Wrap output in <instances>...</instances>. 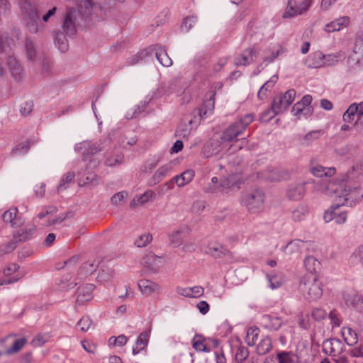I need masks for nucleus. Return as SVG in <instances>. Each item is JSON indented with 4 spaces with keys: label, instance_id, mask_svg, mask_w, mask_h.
I'll return each mask as SVG.
<instances>
[{
    "label": "nucleus",
    "instance_id": "obj_57",
    "mask_svg": "<svg viewBox=\"0 0 363 363\" xmlns=\"http://www.w3.org/2000/svg\"><path fill=\"white\" fill-rule=\"evenodd\" d=\"M169 239L170 244L174 247H177L182 245V233L180 230H174L172 233H169Z\"/></svg>",
    "mask_w": 363,
    "mask_h": 363
},
{
    "label": "nucleus",
    "instance_id": "obj_19",
    "mask_svg": "<svg viewBox=\"0 0 363 363\" xmlns=\"http://www.w3.org/2000/svg\"><path fill=\"white\" fill-rule=\"evenodd\" d=\"M7 64L13 79L16 82L21 81L24 75V69L21 64L13 55H11L7 57Z\"/></svg>",
    "mask_w": 363,
    "mask_h": 363
},
{
    "label": "nucleus",
    "instance_id": "obj_23",
    "mask_svg": "<svg viewBox=\"0 0 363 363\" xmlns=\"http://www.w3.org/2000/svg\"><path fill=\"white\" fill-rule=\"evenodd\" d=\"M3 220L5 223H10L12 227L21 226L23 223L16 207H11L6 211L3 214Z\"/></svg>",
    "mask_w": 363,
    "mask_h": 363
},
{
    "label": "nucleus",
    "instance_id": "obj_43",
    "mask_svg": "<svg viewBox=\"0 0 363 363\" xmlns=\"http://www.w3.org/2000/svg\"><path fill=\"white\" fill-rule=\"evenodd\" d=\"M57 284L62 290H69L73 289L78 282L75 279L72 280L70 274H64L59 280L57 281Z\"/></svg>",
    "mask_w": 363,
    "mask_h": 363
},
{
    "label": "nucleus",
    "instance_id": "obj_15",
    "mask_svg": "<svg viewBox=\"0 0 363 363\" xmlns=\"http://www.w3.org/2000/svg\"><path fill=\"white\" fill-rule=\"evenodd\" d=\"M308 182H298L290 184L286 189V196L291 201H299L306 194V184Z\"/></svg>",
    "mask_w": 363,
    "mask_h": 363
},
{
    "label": "nucleus",
    "instance_id": "obj_20",
    "mask_svg": "<svg viewBox=\"0 0 363 363\" xmlns=\"http://www.w3.org/2000/svg\"><path fill=\"white\" fill-rule=\"evenodd\" d=\"M94 289V286L91 284L79 286L77 290L76 303L81 306L91 301L93 298L92 292Z\"/></svg>",
    "mask_w": 363,
    "mask_h": 363
},
{
    "label": "nucleus",
    "instance_id": "obj_27",
    "mask_svg": "<svg viewBox=\"0 0 363 363\" xmlns=\"http://www.w3.org/2000/svg\"><path fill=\"white\" fill-rule=\"evenodd\" d=\"M172 169V164L170 163L165 164L160 167L152 175L149 180V184L150 186L156 185L162 181L165 177Z\"/></svg>",
    "mask_w": 363,
    "mask_h": 363
},
{
    "label": "nucleus",
    "instance_id": "obj_21",
    "mask_svg": "<svg viewBox=\"0 0 363 363\" xmlns=\"http://www.w3.org/2000/svg\"><path fill=\"white\" fill-rule=\"evenodd\" d=\"M324 54L320 50L310 53L304 60L305 65L310 69H318L325 66Z\"/></svg>",
    "mask_w": 363,
    "mask_h": 363
},
{
    "label": "nucleus",
    "instance_id": "obj_29",
    "mask_svg": "<svg viewBox=\"0 0 363 363\" xmlns=\"http://www.w3.org/2000/svg\"><path fill=\"white\" fill-rule=\"evenodd\" d=\"M62 30H64L62 28ZM65 34L68 35V34L66 33L65 30L63 32L57 30L55 32V37H54V43L55 45L58 48V50L61 52H65L68 50L69 48V44L68 41L65 37ZM77 34V33L73 35H70V37H73Z\"/></svg>",
    "mask_w": 363,
    "mask_h": 363
},
{
    "label": "nucleus",
    "instance_id": "obj_53",
    "mask_svg": "<svg viewBox=\"0 0 363 363\" xmlns=\"http://www.w3.org/2000/svg\"><path fill=\"white\" fill-rule=\"evenodd\" d=\"M152 240V235L151 233H144L140 235L135 241L134 245L138 247H143L147 246V244Z\"/></svg>",
    "mask_w": 363,
    "mask_h": 363
},
{
    "label": "nucleus",
    "instance_id": "obj_16",
    "mask_svg": "<svg viewBox=\"0 0 363 363\" xmlns=\"http://www.w3.org/2000/svg\"><path fill=\"white\" fill-rule=\"evenodd\" d=\"M257 55V50L255 47H250L238 55L234 60V63L236 66H247L254 61Z\"/></svg>",
    "mask_w": 363,
    "mask_h": 363
},
{
    "label": "nucleus",
    "instance_id": "obj_35",
    "mask_svg": "<svg viewBox=\"0 0 363 363\" xmlns=\"http://www.w3.org/2000/svg\"><path fill=\"white\" fill-rule=\"evenodd\" d=\"M35 231V227L21 228L13 233L14 240L19 242H25L30 240Z\"/></svg>",
    "mask_w": 363,
    "mask_h": 363
},
{
    "label": "nucleus",
    "instance_id": "obj_18",
    "mask_svg": "<svg viewBox=\"0 0 363 363\" xmlns=\"http://www.w3.org/2000/svg\"><path fill=\"white\" fill-rule=\"evenodd\" d=\"M74 150L77 152H82L84 157H86L101 151L102 148L101 147V144L98 143L84 141L83 143L76 144Z\"/></svg>",
    "mask_w": 363,
    "mask_h": 363
},
{
    "label": "nucleus",
    "instance_id": "obj_4",
    "mask_svg": "<svg viewBox=\"0 0 363 363\" xmlns=\"http://www.w3.org/2000/svg\"><path fill=\"white\" fill-rule=\"evenodd\" d=\"M253 113H247L238 117L234 122L230 123L223 132V139L226 143H230L238 136L241 135L246 130L247 126L255 121Z\"/></svg>",
    "mask_w": 363,
    "mask_h": 363
},
{
    "label": "nucleus",
    "instance_id": "obj_3",
    "mask_svg": "<svg viewBox=\"0 0 363 363\" xmlns=\"http://www.w3.org/2000/svg\"><path fill=\"white\" fill-rule=\"evenodd\" d=\"M21 11L26 21V29L33 34L40 30L38 6L31 0H18Z\"/></svg>",
    "mask_w": 363,
    "mask_h": 363
},
{
    "label": "nucleus",
    "instance_id": "obj_14",
    "mask_svg": "<svg viewBox=\"0 0 363 363\" xmlns=\"http://www.w3.org/2000/svg\"><path fill=\"white\" fill-rule=\"evenodd\" d=\"M348 60L350 62H354L357 65L363 64V32L356 35L353 54L349 57Z\"/></svg>",
    "mask_w": 363,
    "mask_h": 363
},
{
    "label": "nucleus",
    "instance_id": "obj_25",
    "mask_svg": "<svg viewBox=\"0 0 363 363\" xmlns=\"http://www.w3.org/2000/svg\"><path fill=\"white\" fill-rule=\"evenodd\" d=\"M176 291L178 294L188 298H199L203 295L204 289L201 286L193 287L177 286Z\"/></svg>",
    "mask_w": 363,
    "mask_h": 363
},
{
    "label": "nucleus",
    "instance_id": "obj_52",
    "mask_svg": "<svg viewBox=\"0 0 363 363\" xmlns=\"http://www.w3.org/2000/svg\"><path fill=\"white\" fill-rule=\"evenodd\" d=\"M96 174L93 172L89 171L87 167L82 177L79 179V184L80 186H84L89 184H93L96 179Z\"/></svg>",
    "mask_w": 363,
    "mask_h": 363
},
{
    "label": "nucleus",
    "instance_id": "obj_12",
    "mask_svg": "<svg viewBox=\"0 0 363 363\" xmlns=\"http://www.w3.org/2000/svg\"><path fill=\"white\" fill-rule=\"evenodd\" d=\"M343 299L348 307L358 311H363V297L359 292L354 290L346 291L343 293Z\"/></svg>",
    "mask_w": 363,
    "mask_h": 363
},
{
    "label": "nucleus",
    "instance_id": "obj_51",
    "mask_svg": "<svg viewBox=\"0 0 363 363\" xmlns=\"http://www.w3.org/2000/svg\"><path fill=\"white\" fill-rule=\"evenodd\" d=\"M74 178V173L73 172H68L65 174L57 186V191L65 190L68 188L69 184H70Z\"/></svg>",
    "mask_w": 363,
    "mask_h": 363
},
{
    "label": "nucleus",
    "instance_id": "obj_9",
    "mask_svg": "<svg viewBox=\"0 0 363 363\" xmlns=\"http://www.w3.org/2000/svg\"><path fill=\"white\" fill-rule=\"evenodd\" d=\"M344 203H340L335 199L334 203L328 210L324 213L323 219L326 223L335 220L337 224H344L347 221V213L346 211H340V208L343 206Z\"/></svg>",
    "mask_w": 363,
    "mask_h": 363
},
{
    "label": "nucleus",
    "instance_id": "obj_13",
    "mask_svg": "<svg viewBox=\"0 0 363 363\" xmlns=\"http://www.w3.org/2000/svg\"><path fill=\"white\" fill-rule=\"evenodd\" d=\"M344 347L343 342L338 338L325 340L323 343V352L333 357L340 355L343 352Z\"/></svg>",
    "mask_w": 363,
    "mask_h": 363
},
{
    "label": "nucleus",
    "instance_id": "obj_47",
    "mask_svg": "<svg viewBox=\"0 0 363 363\" xmlns=\"http://www.w3.org/2000/svg\"><path fill=\"white\" fill-rule=\"evenodd\" d=\"M192 347L197 352H210L211 349L204 343L201 335H196L192 340Z\"/></svg>",
    "mask_w": 363,
    "mask_h": 363
},
{
    "label": "nucleus",
    "instance_id": "obj_33",
    "mask_svg": "<svg viewBox=\"0 0 363 363\" xmlns=\"http://www.w3.org/2000/svg\"><path fill=\"white\" fill-rule=\"evenodd\" d=\"M273 348L272 340L269 336L263 337L256 347V353L258 355H264Z\"/></svg>",
    "mask_w": 363,
    "mask_h": 363
},
{
    "label": "nucleus",
    "instance_id": "obj_39",
    "mask_svg": "<svg viewBox=\"0 0 363 363\" xmlns=\"http://www.w3.org/2000/svg\"><path fill=\"white\" fill-rule=\"evenodd\" d=\"M25 52L29 61H34L36 57V43L31 37L25 39Z\"/></svg>",
    "mask_w": 363,
    "mask_h": 363
},
{
    "label": "nucleus",
    "instance_id": "obj_24",
    "mask_svg": "<svg viewBox=\"0 0 363 363\" xmlns=\"http://www.w3.org/2000/svg\"><path fill=\"white\" fill-rule=\"evenodd\" d=\"M8 339L9 337H6L5 339H3L0 341V348L2 347V350H0V357L4 354H11L13 353L18 352L20 350L23 348V347L27 342L25 337H21L15 340L11 347L4 348V344Z\"/></svg>",
    "mask_w": 363,
    "mask_h": 363
},
{
    "label": "nucleus",
    "instance_id": "obj_2",
    "mask_svg": "<svg viewBox=\"0 0 363 363\" xmlns=\"http://www.w3.org/2000/svg\"><path fill=\"white\" fill-rule=\"evenodd\" d=\"M332 191L335 194V200L344 203L347 206L353 207L363 199V189L358 184H352L349 180L340 183Z\"/></svg>",
    "mask_w": 363,
    "mask_h": 363
},
{
    "label": "nucleus",
    "instance_id": "obj_5",
    "mask_svg": "<svg viewBox=\"0 0 363 363\" xmlns=\"http://www.w3.org/2000/svg\"><path fill=\"white\" fill-rule=\"evenodd\" d=\"M264 193L258 189L246 192L242 199V204L251 213H257L264 208Z\"/></svg>",
    "mask_w": 363,
    "mask_h": 363
},
{
    "label": "nucleus",
    "instance_id": "obj_8",
    "mask_svg": "<svg viewBox=\"0 0 363 363\" xmlns=\"http://www.w3.org/2000/svg\"><path fill=\"white\" fill-rule=\"evenodd\" d=\"M296 95V90L291 89L284 94L274 97L272 103L274 113H281L285 111L294 101Z\"/></svg>",
    "mask_w": 363,
    "mask_h": 363
},
{
    "label": "nucleus",
    "instance_id": "obj_36",
    "mask_svg": "<svg viewBox=\"0 0 363 363\" xmlns=\"http://www.w3.org/2000/svg\"><path fill=\"white\" fill-rule=\"evenodd\" d=\"M153 48H150V47L143 49L139 52H138L135 55L131 56L127 60L128 65H134L137 63L142 62L145 60L148 55H152Z\"/></svg>",
    "mask_w": 363,
    "mask_h": 363
},
{
    "label": "nucleus",
    "instance_id": "obj_63",
    "mask_svg": "<svg viewBox=\"0 0 363 363\" xmlns=\"http://www.w3.org/2000/svg\"><path fill=\"white\" fill-rule=\"evenodd\" d=\"M197 21V17L195 16H187L185 18H184L182 27V28H185L186 32H188L192 26L196 23Z\"/></svg>",
    "mask_w": 363,
    "mask_h": 363
},
{
    "label": "nucleus",
    "instance_id": "obj_50",
    "mask_svg": "<svg viewBox=\"0 0 363 363\" xmlns=\"http://www.w3.org/2000/svg\"><path fill=\"white\" fill-rule=\"evenodd\" d=\"M300 15V12L298 11L296 1L295 0H288L287 6L282 14L283 18H289L292 17H295L296 16Z\"/></svg>",
    "mask_w": 363,
    "mask_h": 363
},
{
    "label": "nucleus",
    "instance_id": "obj_49",
    "mask_svg": "<svg viewBox=\"0 0 363 363\" xmlns=\"http://www.w3.org/2000/svg\"><path fill=\"white\" fill-rule=\"evenodd\" d=\"M308 214V206L307 205H299L292 211V218L298 222L303 220Z\"/></svg>",
    "mask_w": 363,
    "mask_h": 363
},
{
    "label": "nucleus",
    "instance_id": "obj_11",
    "mask_svg": "<svg viewBox=\"0 0 363 363\" xmlns=\"http://www.w3.org/2000/svg\"><path fill=\"white\" fill-rule=\"evenodd\" d=\"M242 181L238 174H230L220 179V192L223 194L238 191L240 189Z\"/></svg>",
    "mask_w": 363,
    "mask_h": 363
},
{
    "label": "nucleus",
    "instance_id": "obj_64",
    "mask_svg": "<svg viewBox=\"0 0 363 363\" xmlns=\"http://www.w3.org/2000/svg\"><path fill=\"white\" fill-rule=\"evenodd\" d=\"M49 337L46 335L39 334L31 341V345L33 347H38L43 346L48 342Z\"/></svg>",
    "mask_w": 363,
    "mask_h": 363
},
{
    "label": "nucleus",
    "instance_id": "obj_22",
    "mask_svg": "<svg viewBox=\"0 0 363 363\" xmlns=\"http://www.w3.org/2000/svg\"><path fill=\"white\" fill-rule=\"evenodd\" d=\"M260 325L262 327L269 330L276 331L281 328L282 325V320L278 316L271 314H266L262 316L260 319Z\"/></svg>",
    "mask_w": 363,
    "mask_h": 363
},
{
    "label": "nucleus",
    "instance_id": "obj_46",
    "mask_svg": "<svg viewBox=\"0 0 363 363\" xmlns=\"http://www.w3.org/2000/svg\"><path fill=\"white\" fill-rule=\"evenodd\" d=\"M113 276L114 270L111 267L102 265L99 270L97 279L100 282H106L110 281Z\"/></svg>",
    "mask_w": 363,
    "mask_h": 363
},
{
    "label": "nucleus",
    "instance_id": "obj_6",
    "mask_svg": "<svg viewBox=\"0 0 363 363\" xmlns=\"http://www.w3.org/2000/svg\"><path fill=\"white\" fill-rule=\"evenodd\" d=\"M322 286L321 282L316 277H304L301 281L299 289L304 296L307 295V298L315 301L323 294Z\"/></svg>",
    "mask_w": 363,
    "mask_h": 363
},
{
    "label": "nucleus",
    "instance_id": "obj_7",
    "mask_svg": "<svg viewBox=\"0 0 363 363\" xmlns=\"http://www.w3.org/2000/svg\"><path fill=\"white\" fill-rule=\"evenodd\" d=\"M223 84L221 82H217L215 86H212L210 88L209 91L206 94V99L203 101L201 107L196 111L199 120L205 119L208 115L213 113L215 106V96L216 94V89H221Z\"/></svg>",
    "mask_w": 363,
    "mask_h": 363
},
{
    "label": "nucleus",
    "instance_id": "obj_48",
    "mask_svg": "<svg viewBox=\"0 0 363 363\" xmlns=\"http://www.w3.org/2000/svg\"><path fill=\"white\" fill-rule=\"evenodd\" d=\"M99 262L96 263V262H86L83 263L81 266L78 275L81 277V278H84L89 274H91L98 267Z\"/></svg>",
    "mask_w": 363,
    "mask_h": 363
},
{
    "label": "nucleus",
    "instance_id": "obj_54",
    "mask_svg": "<svg viewBox=\"0 0 363 363\" xmlns=\"http://www.w3.org/2000/svg\"><path fill=\"white\" fill-rule=\"evenodd\" d=\"M203 191L208 194H214L220 192V181L216 177L211 178V181L204 187Z\"/></svg>",
    "mask_w": 363,
    "mask_h": 363
},
{
    "label": "nucleus",
    "instance_id": "obj_30",
    "mask_svg": "<svg viewBox=\"0 0 363 363\" xmlns=\"http://www.w3.org/2000/svg\"><path fill=\"white\" fill-rule=\"evenodd\" d=\"M162 91L164 94H175L179 96L183 92V87L179 79H173L167 84L162 86Z\"/></svg>",
    "mask_w": 363,
    "mask_h": 363
},
{
    "label": "nucleus",
    "instance_id": "obj_38",
    "mask_svg": "<svg viewBox=\"0 0 363 363\" xmlns=\"http://www.w3.org/2000/svg\"><path fill=\"white\" fill-rule=\"evenodd\" d=\"M341 334L345 342L350 346L355 345L358 341L357 333L350 327H343Z\"/></svg>",
    "mask_w": 363,
    "mask_h": 363
},
{
    "label": "nucleus",
    "instance_id": "obj_37",
    "mask_svg": "<svg viewBox=\"0 0 363 363\" xmlns=\"http://www.w3.org/2000/svg\"><path fill=\"white\" fill-rule=\"evenodd\" d=\"M16 40H18V35L16 39L9 38L7 34L0 35V53L9 52L16 44Z\"/></svg>",
    "mask_w": 363,
    "mask_h": 363
},
{
    "label": "nucleus",
    "instance_id": "obj_62",
    "mask_svg": "<svg viewBox=\"0 0 363 363\" xmlns=\"http://www.w3.org/2000/svg\"><path fill=\"white\" fill-rule=\"evenodd\" d=\"M326 311L320 308H313L311 311V316L315 321H320L326 317Z\"/></svg>",
    "mask_w": 363,
    "mask_h": 363
},
{
    "label": "nucleus",
    "instance_id": "obj_60",
    "mask_svg": "<svg viewBox=\"0 0 363 363\" xmlns=\"http://www.w3.org/2000/svg\"><path fill=\"white\" fill-rule=\"evenodd\" d=\"M259 330L257 328L250 329L247 331V344L249 346H254L256 344Z\"/></svg>",
    "mask_w": 363,
    "mask_h": 363
},
{
    "label": "nucleus",
    "instance_id": "obj_61",
    "mask_svg": "<svg viewBox=\"0 0 363 363\" xmlns=\"http://www.w3.org/2000/svg\"><path fill=\"white\" fill-rule=\"evenodd\" d=\"M316 263H318V260L313 256H308L304 259L305 267L310 272L315 270Z\"/></svg>",
    "mask_w": 363,
    "mask_h": 363
},
{
    "label": "nucleus",
    "instance_id": "obj_31",
    "mask_svg": "<svg viewBox=\"0 0 363 363\" xmlns=\"http://www.w3.org/2000/svg\"><path fill=\"white\" fill-rule=\"evenodd\" d=\"M278 363H301L299 357L292 351H279L277 354Z\"/></svg>",
    "mask_w": 363,
    "mask_h": 363
},
{
    "label": "nucleus",
    "instance_id": "obj_55",
    "mask_svg": "<svg viewBox=\"0 0 363 363\" xmlns=\"http://www.w3.org/2000/svg\"><path fill=\"white\" fill-rule=\"evenodd\" d=\"M159 162L160 159L155 156L148 159L145 164L141 166V171L144 173L150 172L157 167Z\"/></svg>",
    "mask_w": 363,
    "mask_h": 363
},
{
    "label": "nucleus",
    "instance_id": "obj_40",
    "mask_svg": "<svg viewBox=\"0 0 363 363\" xmlns=\"http://www.w3.org/2000/svg\"><path fill=\"white\" fill-rule=\"evenodd\" d=\"M346 57L343 51H338L335 53L324 55L323 60L325 61V66H333L338 62L343 61Z\"/></svg>",
    "mask_w": 363,
    "mask_h": 363
},
{
    "label": "nucleus",
    "instance_id": "obj_28",
    "mask_svg": "<svg viewBox=\"0 0 363 363\" xmlns=\"http://www.w3.org/2000/svg\"><path fill=\"white\" fill-rule=\"evenodd\" d=\"M143 262L149 269L157 272L162 265L163 258L150 252L143 257Z\"/></svg>",
    "mask_w": 363,
    "mask_h": 363
},
{
    "label": "nucleus",
    "instance_id": "obj_58",
    "mask_svg": "<svg viewBox=\"0 0 363 363\" xmlns=\"http://www.w3.org/2000/svg\"><path fill=\"white\" fill-rule=\"evenodd\" d=\"M249 356V350L246 347L240 346L235 353V360L238 363H243Z\"/></svg>",
    "mask_w": 363,
    "mask_h": 363
},
{
    "label": "nucleus",
    "instance_id": "obj_26",
    "mask_svg": "<svg viewBox=\"0 0 363 363\" xmlns=\"http://www.w3.org/2000/svg\"><path fill=\"white\" fill-rule=\"evenodd\" d=\"M150 48H153L152 54L155 53L157 60L162 66L169 67L172 65V60L164 47L155 45L150 46Z\"/></svg>",
    "mask_w": 363,
    "mask_h": 363
},
{
    "label": "nucleus",
    "instance_id": "obj_10",
    "mask_svg": "<svg viewBox=\"0 0 363 363\" xmlns=\"http://www.w3.org/2000/svg\"><path fill=\"white\" fill-rule=\"evenodd\" d=\"M226 143L220 135H214L205 143L202 148V154L205 157H211L219 153Z\"/></svg>",
    "mask_w": 363,
    "mask_h": 363
},
{
    "label": "nucleus",
    "instance_id": "obj_34",
    "mask_svg": "<svg viewBox=\"0 0 363 363\" xmlns=\"http://www.w3.org/2000/svg\"><path fill=\"white\" fill-rule=\"evenodd\" d=\"M148 333L147 332L141 333L138 337L135 345L133 346L132 353L136 355L144 350L147 346Z\"/></svg>",
    "mask_w": 363,
    "mask_h": 363
},
{
    "label": "nucleus",
    "instance_id": "obj_42",
    "mask_svg": "<svg viewBox=\"0 0 363 363\" xmlns=\"http://www.w3.org/2000/svg\"><path fill=\"white\" fill-rule=\"evenodd\" d=\"M269 287L272 289L279 288L285 282V277L282 272H277L267 275Z\"/></svg>",
    "mask_w": 363,
    "mask_h": 363
},
{
    "label": "nucleus",
    "instance_id": "obj_1",
    "mask_svg": "<svg viewBox=\"0 0 363 363\" xmlns=\"http://www.w3.org/2000/svg\"><path fill=\"white\" fill-rule=\"evenodd\" d=\"M112 0H78L77 10L68 11L64 19L63 29L67 34L73 35L77 33V26L89 27L92 24L93 8L99 7L105 12Z\"/></svg>",
    "mask_w": 363,
    "mask_h": 363
},
{
    "label": "nucleus",
    "instance_id": "obj_41",
    "mask_svg": "<svg viewBox=\"0 0 363 363\" xmlns=\"http://www.w3.org/2000/svg\"><path fill=\"white\" fill-rule=\"evenodd\" d=\"M195 173L192 169H187L175 176V182L179 187H182L192 181Z\"/></svg>",
    "mask_w": 363,
    "mask_h": 363
},
{
    "label": "nucleus",
    "instance_id": "obj_56",
    "mask_svg": "<svg viewBox=\"0 0 363 363\" xmlns=\"http://www.w3.org/2000/svg\"><path fill=\"white\" fill-rule=\"evenodd\" d=\"M208 253L214 257H222L223 256L228 255L230 252L223 246L210 247Z\"/></svg>",
    "mask_w": 363,
    "mask_h": 363
},
{
    "label": "nucleus",
    "instance_id": "obj_45",
    "mask_svg": "<svg viewBox=\"0 0 363 363\" xmlns=\"http://www.w3.org/2000/svg\"><path fill=\"white\" fill-rule=\"evenodd\" d=\"M138 287L143 294L149 295L157 289V285L150 280L141 279L138 282Z\"/></svg>",
    "mask_w": 363,
    "mask_h": 363
},
{
    "label": "nucleus",
    "instance_id": "obj_32",
    "mask_svg": "<svg viewBox=\"0 0 363 363\" xmlns=\"http://www.w3.org/2000/svg\"><path fill=\"white\" fill-rule=\"evenodd\" d=\"M306 242L296 239L290 241L284 247V252L286 254H299L303 248H305Z\"/></svg>",
    "mask_w": 363,
    "mask_h": 363
},
{
    "label": "nucleus",
    "instance_id": "obj_17",
    "mask_svg": "<svg viewBox=\"0 0 363 363\" xmlns=\"http://www.w3.org/2000/svg\"><path fill=\"white\" fill-rule=\"evenodd\" d=\"M363 116V101L360 103H353L350 105L344 113L342 118L345 122L351 123L357 116V120H361Z\"/></svg>",
    "mask_w": 363,
    "mask_h": 363
},
{
    "label": "nucleus",
    "instance_id": "obj_44",
    "mask_svg": "<svg viewBox=\"0 0 363 363\" xmlns=\"http://www.w3.org/2000/svg\"><path fill=\"white\" fill-rule=\"evenodd\" d=\"M311 172L317 177H322L323 176L329 177L335 173V169L334 167L326 169L321 165H318L311 168Z\"/></svg>",
    "mask_w": 363,
    "mask_h": 363
},
{
    "label": "nucleus",
    "instance_id": "obj_59",
    "mask_svg": "<svg viewBox=\"0 0 363 363\" xmlns=\"http://www.w3.org/2000/svg\"><path fill=\"white\" fill-rule=\"evenodd\" d=\"M92 325V321L90 318L87 315H84L77 322V327L79 328L82 332H87Z\"/></svg>",
    "mask_w": 363,
    "mask_h": 363
}]
</instances>
